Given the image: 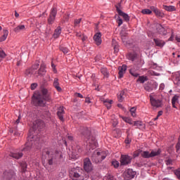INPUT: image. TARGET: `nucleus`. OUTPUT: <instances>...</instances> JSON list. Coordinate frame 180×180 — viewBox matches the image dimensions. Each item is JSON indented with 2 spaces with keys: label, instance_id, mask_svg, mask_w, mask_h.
Listing matches in <instances>:
<instances>
[{
  "label": "nucleus",
  "instance_id": "nucleus-1",
  "mask_svg": "<svg viewBox=\"0 0 180 180\" xmlns=\"http://www.w3.org/2000/svg\"><path fill=\"white\" fill-rule=\"evenodd\" d=\"M41 94H35L32 96V104L34 106H39L44 108L47 102H53L51 98V93L44 87H41L40 90Z\"/></svg>",
  "mask_w": 180,
  "mask_h": 180
},
{
  "label": "nucleus",
  "instance_id": "nucleus-2",
  "mask_svg": "<svg viewBox=\"0 0 180 180\" xmlns=\"http://www.w3.org/2000/svg\"><path fill=\"white\" fill-rule=\"evenodd\" d=\"M79 131L81 134L84 136L86 141V148L90 151L91 150H95L96 147H98V142H96V139L94 136H91V130H89L86 127H80Z\"/></svg>",
  "mask_w": 180,
  "mask_h": 180
},
{
  "label": "nucleus",
  "instance_id": "nucleus-3",
  "mask_svg": "<svg viewBox=\"0 0 180 180\" xmlns=\"http://www.w3.org/2000/svg\"><path fill=\"white\" fill-rule=\"evenodd\" d=\"M106 157H108V153L106 152L94 150L91 157V160L92 162H94V164H101V162H102V161L105 160Z\"/></svg>",
  "mask_w": 180,
  "mask_h": 180
},
{
  "label": "nucleus",
  "instance_id": "nucleus-4",
  "mask_svg": "<svg viewBox=\"0 0 180 180\" xmlns=\"http://www.w3.org/2000/svg\"><path fill=\"white\" fill-rule=\"evenodd\" d=\"M57 154H58V151H56L55 153H52L50 149L44 148L42 150V158L43 160H46L47 157H49L48 164L49 165H53V160H56L57 158Z\"/></svg>",
  "mask_w": 180,
  "mask_h": 180
},
{
  "label": "nucleus",
  "instance_id": "nucleus-5",
  "mask_svg": "<svg viewBox=\"0 0 180 180\" xmlns=\"http://www.w3.org/2000/svg\"><path fill=\"white\" fill-rule=\"evenodd\" d=\"M151 105L153 108H161L162 106V100L161 96L155 94H151L149 96Z\"/></svg>",
  "mask_w": 180,
  "mask_h": 180
},
{
  "label": "nucleus",
  "instance_id": "nucleus-6",
  "mask_svg": "<svg viewBox=\"0 0 180 180\" xmlns=\"http://www.w3.org/2000/svg\"><path fill=\"white\" fill-rule=\"evenodd\" d=\"M69 175L72 180H84V176H82V173L79 170L73 169L70 172Z\"/></svg>",
  "mask_w": 180,
  "mask_h": 180
},
{
  "label": "nucleus",
  "instance_id": "nucleus-7",
  "mask_svg": "<svg viewBox=\"0 0 180 180\" xmlns=\"http://www.w3.org/2000/svg\"><path fill=\"white\" fill-rule=\"evenodd\" d=\"M115 8L118 15L122 16L125 22H129L130 16L120 9L122 8V3H118L117 5H115Z\"/></svg>",
  "mask_w": 180,
  "mask_h": 180
},
{
  "label": "nucleus",
  "instance_id": "nucleus-8",
  "mask_svg": "<svg viewBox=\"0 0 180 180\" xmlns=\"http://www.w3.org/2000/svg\"><path fill=\"white\" fill-rule=\"evenodd\" d=\"M56 16H57V9L56 8H53L51 10L49 16L48 18L49 25H53V23H54V20H56Z\"/></svg>",
  "mask_w": 180,
  "mask_h": 180
},
{
  "label": "nucleus",
  "instance_id": "nucleus-9",
  "mask_svg": "<svg viewBox=\"0 0 180 180\" xmlns=\"http://www.w3.org/2000/svg\"><path fill=\"white\" fill-rule=\"evenodd\" d=\"M136 172L133 171L131 169H128L124 172V179L130 180L133 179L136 176Z\"/></svg>",
  "mask_w": 180,
  "mask_h": 180
},
{
  "label": "nucleus",
  "instance_id": "nucleus-10",
  "mask_svg": "<svg viewBox=\"0 0 180 180\" xmlns=\"http://www.w3.org/2000/svg\"><path fill=\"white\" fill-rule=\"evenodd\" d=\"M131 157L128 155H122L120 158V165H129L131 163Z\"/></svg>",
  "mask_w": 180,
  "mask_h": 180
},
{
  "label": "nucleus",
  "instance_id": "nucleus-11",
  "mask_svg": "<svg viewBox=\"0 0 180 180\" xmlns=\"http://www.w3.org/2000/svg\"><path fill=\"white\" fill-rule=\"evenodd\" d=\"M15 176H16V174H15V172L13 170H6L4 172V178L6 180L15 179Z\"/></svg>",
  "mask_w": 180,
  "mask_h": 180
},
{
  "label": "nucleus",
  "instance_id": "nucleus-12",
  "mask_svg": "<svg viewBox=\"0 0 180 180\" xmlns=\"http://www.w3.org/2000/svg\"><path fill=\"white\" fill-rule=\"evenodd\" d=\"M44 122L41 120H37L33 124L32 129L34 130H41L44 127Z\"/></svg>",
  "mask_w": 180,
  "mask_h": 180
},
{
  "label": "nucleus",
  "instance_id": "nucleus-13",
  "mask_svg": "<svg viewBox=\"0 0 180 180\" xmlns=\"http://www.w3.org/2000/svg\"><path fill=\"white\" fill-rule=\"evenodd\" d=\"M84 169L86 171V172H91L92 170V162H91V160H89V158L84 159Z\"/></svg>",
  "mask_w": 180,
  "mask_h": 180
},
{
  "label": "nucleus",
  "instance_id": "nucleus-14",
  "mask_svg": "<svg viewBox=\"0 0 180 180\" xmlns=\"http://www.w3.org/2000/svg\"><path fill=\"white\" fill-rule=\"evenodd\" d=\"M156 30L158 33H159V34H162V36H167V33H168L167 29L164 27L161 24L156 25Z\"/></svg>",
  "mask_w": 180,
  "mask_h": 180
},
{
  "label": "nucleus",
  "instance_id": "nucleus-15",
  "mask_svg": "<svg viewBox=\"0 0 180 180\" xmlns=\"http://www.w3.org/2000/svg\"><path fill=\"white\" fill-rule=\"evenodd\" d=\"M94 40L96 46H101L102 44V34L101 32H97L94 36Z\"/></svg>",
  "mask_w": 180,
  "mask_h": 180
},
{
  "label": "nucleus",
  "instance_id": "nucleus-16",
  "mask_svg": "<svg viewBox=\"0 0 180 180\" xmlns=\"http://www.w3.org/2000/svg\"><path fill=\"white\" fill-rule=\"evenodd\" d=\"M150 9L153 12H154L155 16H157V18H164V16H165V14L160 11V9L154 7V6H151Z\"/></svg>",
  "mask_w": 180,
  "mask_h": 180
},
{
  "label": "nucleus",
  "instance_id": "nucleus-17",
  "mask_svg": "<svg viewBox=\"0 0 180 180\" xmlns=\"http://www.w3.org/2000/svg\"><path fill=\"white\" fill-rule=\"evenodd\" d=\"M153 41L155 42V44L157 47H160V49H162L164 46H165V41L162 39H160L158 38H154Z\"/></svg>",
  "mask_w": 180,
  "mask_h": 180
},
{
  "label": "nucleus",
  "instance_id": "nucleus-18",
  "mask_svg": "<svg viewBox=\"0 0 180 180\" xmlns=\"http://www.w3.org/2000/svg\"><path fill=\"white\" fill-rule=\"evenodd\" d=\"M119 70V78H123V75L126 74L127 70V66L126 65H122V66L118 68Z\"/></svg>",
  "mask_w": 180,
  "mask_h": 180
},
{
  "label": "nucleus",
  "instance_id": "nucleus-19",
  "mask_svg": "<svg viewBox=\"0 0 180 180\" xmlns=\"http://www.w3.org/2000/svg\"><path fill=\"white\" fill-rule=\"evenodd\" d=\"M65 113V112L64 111V107H60L57 112V115L58 117V119H60L61 122H64V114Z\"/></svg>",
  "mask_w": 180,
  "mask_h": 180
},
{
  "label": "nucleus",
  "instance_id": "nucleus-20",
  "mask_svg": "<svg viewBox=\"0 0 180 180\" xmlns=\"http://www.w3.org/2000/svg\"><path fill=\"white\" fill-rule=\"evenodd\" d=\"M46 65L44 63L41 64L40 68L38 70V75H40L41 77H43V75H46Z\"/></svg>",
  "mask_w": 180,
  "mask_h": 180
},
{
  "label": "nucleus",
  "instance_id": "nucleus-21",
  "mask_svg": "<svg viewBox=\"0 0 180 180\" xmlns=\"http://www.w3.org/2000/svg\"><path fill=\"white\" fill-rule=\"evenodd\" d=\"M154 88H155L154 84L150 83H146L144 84V89L145 91H147V92H153V91H154Z\"/></svg>",
  "mask_w": 180,
  "mask_h": 180
},
{
  "label": "nucleus",
  "instance_id": "nucleus-22",
  "mask_svg": "<svg viewBox=\"0 0 180 180\" xmlns=\"http://www.w3.org/2000/svg\"><path fill=\"white\" fill-rule=\"evenodd\" d=\"M10 157L15 158V160H19L23 157V153H11L9 154Z\"/></svg>",
  "mask_w": 180,
  "mask_h": 180
},
{
  "label": "nucleus",
  "instance_id": "nucleus-23",
  "mask_svg": "<svg viewBox=\"0 0 180 180\" xmlns=\"http://www.w3.org/2000/svg\"><path fill=\"white\" fill-rule=\"evenodd\" d=\"M161 154V149H155L152 150L150 152V158H153L154 157H158Z\"/></svg>",
  "mask_w": 180,
  "mask_h": 180
},
{
  "label": "nucleus",
  "instance_id": "nucleus-24",
  "mask_svg": "<svg viewBox=\"0 0 180 180\" xmlns=\"http://www.w3.org/2000/svg\"><path fill=\"white\" fill-rule=\"evenodd\" d=\"M25 30H26V27L23 25H21L14 28L13 32H15V33H20V32H23Z\"/></svg>",
  "mask_w": 180,
  "mask_h": 180
},
{
  "label": "nucleus",
  "instance_id": "nucleus-25",
  "mask_svg": "<svg viewBox=\"0 0 180 180\" xmlns=\"http://www.w3.org/2000/svg\"><path fill=\"white\" fill-rule=\"evenodd\" d=\"M53 86L56 88V89L58 92H61V91H63V89H62L61 87L60 86V83L58 82V78H55V79H54Z\"/></svg>",
  "mask_w": 180,
  "mask_h": 180
},
{
  "label": "nucleus",
  "instance_id": "nucleus-26",
  "mask_svg": "<svg viewBox=\"0 0 180 180\" xmlns=\"http://www.w3.org/2000/svg\"><path fill=\"white\" fill-rule=\"evenodd\" d=\"M3 35L0 37V41H5L6 39L8 38V34H9V32L8 30H3Z\"/></svg>",
  "mask_w": 180,
  "mask_h": 180
},
{
  "label": "nucleus",
  "instance_id": "nucleus-27",
  "mask_svg": "<svg viewBox=\"0 0 180 180\" xmlns=\"http://www.w3.org/2000/svg\"><path fill=\"white\" fill-rule=\"evenodd\" d=\"M105 106H106L107 109H110V108H112V103H113V101L110 100L109 99H103L102 100Z\"/></svg>",
  "mask_w": 180,
  "mask_h": 180
},
{
  "label": "nucleus",
  "instance_id": "nucleus-28",
  "mask_svg": "<svg viewBox=\"0 0 180 180\" xmlns=\"http://www.w3.org/2000/svg\"><path fill=\"white\" fill-rule=\"evenodd\" d=\"M163 9H165V11H167V12H174L176 11V8H175V6H174L163 5Z\"/></svg>",
  "mask_w": 180,
  "mask_h": 180
},
{
  "label": "nucleus",
  "instance_id": "nucleus-29",
  "mask_svg": "<svg viewBox=\"0 0 180 180\" xmlns=\"http://www.w3.org/2000/svg\"><path fill=\"white\" fill-rule=\"evenodd\" d=\"M112 46L114 49L115 53H119V44H117V41H116V40L112 39Z\"/></svg>",
  "mask_w": 180,
  "mask_h": 180
},
{
  "label": "nucleus",
  "instance_id": "nucleus-30",
  "mask_svg": "<svg viewBox=\"0 0 180 180\" xmlns=\"http://www.w3.org/2000/svg\"><path fill=\"white\" fill-rule=\"evenodd\" d=\"M60 34H61V27H58L55 30V32L53 34L54 39H58V37H59Z\"/></svg>",
  "mask_w": 180,
  "mask_h": 180
},
{
  "label": "nucleus",
  "instance_id": "nucleus-31",
  "mask_svg": "<svg viewBox=\"0 0 180 180\" xmlns=\"http://www.w3.org/2000/svg\"><path fill=\"white\" fill-rule=\"evenodd\" d=\"M179 98V96H174L173 98H172V108H174V109H176V105H175V104L176 103V102H178V99Z\"/></svg>",
  "mask_w": 180,
  "mask_h": 180
},
{
  "label": "nucleus",
  "instance_id": "nucleus-32",
  "mask_svg": "<svg viewBox=\"0 0 180 180\" xmlns=\"http://www.w3.org/2000/svg\"><path fill=\"white\" fill-rule=\"evenodd\" d=\"M44 117H45V119H51V112L49 110H44L42 113Z\"/></svg>",
  "mask_w": 180,
  "mask_h": 180
},
{
  "label": "nucleus",
  "instance_id": "nucleus-33",
  "mask_svg": "<svg viewBox=\"0 0 180 180\" xmlns=\"http://www.w3.org/2000/svg\"><path fill=\"white\" fill-rule=\"evenodd\" d=\"M141 157L143 158H151V155H150V153L147 150H146V151L142 150Z\"/></svg>",
  "mask_w": 180,
  "mask_h": 180
},
{
  "label": "nucleus",
  "instance_id": "nucleus-34",
  "mask_svg": "<svg viewBox=\"0 0 180 180\" xmlns=\"http://www.w3.org/2000/svg\"><path fill=\"white\" fill-rule=\"evenodd\" d=\"M33 69L30 68L25 70V75L26 77H32V74H33Z\"/></svg>",
  "mask_w": 180,
  "mask_h": 180
},
{
  "label": "nucleus",
  "instance_id": "nucleus-35",
  "mask_svg": "<svg viewBox=\"0 0 180 180\" xmlns=\"http://www.w3.org/2000/svg\"><path fill=\"white\" fill-rule=\"evenodd\" d=\"M101 72L104 75V77H109V72H108V69L106 68H103L101 69Z\"/></svg>",
  "mask_w": 180,
  "mask_h": 180
},
{
  "label": "nucleus",
  "instance_id": "nucleus-36",
  "mask_svg": "<svg viewBox=\"0 0 180 180\" xmlns=\"http://www.w3.org/2000/svg\"><path fill=\"white\" fill-rule=\"evenodd\" d=\"M32 149V146H30V143L29 142H27L25 143V147H24L22 149V151H29Z\"/></svg>",
  "mask_w": 180,
  "mask_h": 180
},
{
  "label": "nucleus",
  "instance_id": "nucleus-37",
  "mask_svg": "<svg viewBox=\"0 0 180 180\" xmlns=\"http://www.w3.org/2000/svg\"><path fill=\"white\" fill-rule=\"evenodd\" d=\"M141 13H143V15H151L153 11L148 8H145L141 11Z\"/></svg>",
  "mask_w": 180,
  "mask_h": 180
},
{
  "label": "nucleus",
  "instance_id": "nucleus-38",
  "mask_svg": "<svg viewBox=\"0 0 180 180\" xmlns=\"http://www.w3.org/2000/svg\"><path fill=\"white\" fill-rule=\"evenodd\" d=\"M59 50H60V51H63V54H68V51H70L68 50V48L64 47V46H60V47H59Z\"/></svg>",
  "mask_w": 180,
  "mask_h": 180
},
{
  "label": "nucleus",
  "instance_id": "nucleus-39",
  "mask_svg": "<svg viewBox=\"0 0 180 180\" xmlns=\"http://www.w3.org/2000/svg\"><path fill=\"white\" fill-rule=\"evenodd\" d=\"M137 81L141 82V84H144V82H146V81H147V77H144V76H141L138 78Z\"/></svg>",
  "mask_w": 180,
  "mask_h": 180
},
{
  "label": "nucleus",
  "instance_id": "nucleus-40",
  "mask_svg": "<svg viewBox=\"0 0 180 180\" xmlns=\"http://www.w3.org/2000/svg\"><path fill=\"white\" fill-rule=\"evenodd\" d=\"M122 120H123L124 122H125L126 123H129V124H133V120H131V119H130V118H129V117H122Z\"/></svg>",
  "mask_w": 180,
  "mask_h": 180
},
{
  "label": "nucleus",
  "instance_id": "nucleus-41",
  "mask_svg": "<svg viewBox=\"0 0 180 180\" xmlns=\"http://www.w3.org/2000/svg\"><path fill=\"white\" fill-rule=\"evenodd\" d=\"M129 58L131 60V61H134L136 60V58H137V54L136 53H130L129 55Z\"/></svg>",
  "mask_w": 180,
  "mask_h": 180
},
{
  "label": "nucleus",
  "instance_id": "nucleus-42",
  "mask_svg": "<svg viewBox=\"0 0 180 180\" xmlns=\"http://www.w3.org/2000/svg\"><path fill=\"white\" fill-rule=\"evenodd\" d=\"M70 158L72 160H77L78 158V153H77V152L72 151V153L70 154Z\"/></svg>",
  "mask_w": 180,
  "mask_h": 180
},
{
  "label": "nucleus",
  "instance_id": "nucleus-43",
  "mask_svg": "<svg viewBox=\"0 0 180 180\" xmlns=\"http://www.w3.org/2000/svg\"><path fill=\"white\" fill-rule=\"evenodd\" d=\"M123 95H124V91H122L118 96V101L119 102H123Z\"/></svg>",
  "mask_w": 180,
  "mask_h": 180
},
{
  "label": "nucleus",
  "instance_id": "nucleus-44",
  "mask_svg": "<svg viewBox=\"0 0 180 180\" xmlns=\"http://www.w3.org/2000/svg\"><path fill=\"white\" fill-rule=\"evenodd\" d=\"M141 153H142L141 150H139L135 151L134 153V155H133L134 158H136L139 157V155H140L141 156Z\"/></svg>",
  "mask_w": 180,
  "mask_h": 180
},
{
  "label": "nucleus",
  "instance_id": "nucleus-45",
  "mask_svg": "<svg viewBox=\"0 0 180 180\" xmlns=\"http://www.w3.org/2000/svg\"><path fill=\"white\" fill-rule=\"evenodd\" d=\"M136 108L135 107H133L130 109V112L133 117H136Z\"/></svg>",
  "mask_w": 180,
  "mask_h": 180
},
{
  "label": "nucleus",
  "instance_id": "nucleus-46",
  "mask_svg": "<svg viewBox=\"0 0 180 180\" xmlns=\"http://www.w3.org/2000/svg\"><path fill=\"white\" fill-rule=\"evenodd\" d=\"M112 165L114 167V168H119V165H120V163L117 160H113L112 162Z\"/></svg>",
  "mask_w": 180,
  "mask_h": 180
},
{
  "label": "nucleus",
  "instance_id": "nucleus-47",
  "mask_svg": "<svg viewBox=\"0 0 180 180\" xmlns=\"http://www.w3.org/2000/svg\"><path fill=\"white\" fill-rule=\"evenodd\" d=\"M6 57V53H5V51L0 48V58H5Z\"/></svg>",
  "mask_w": 180,
  "mask_h": 180
},
{
  "label": "nucleus",
  "instance_id": "nucleus-48",
  "mask_svg": "<svg viewBox=\"0 0 180 180\" xmlns=\"http://www.w3.org/2000/svg\"><path fill=\"white\" fill-rule=\"evenodd\" d=\"M134 126H137V127H141V126H143V122L141 121H134Z\"/></svg>",
  "mask_w": 180,
  "mask_h": 180
},
{
  "label": "nucleus",
  "instance_id": "nucleus-49",
  "mask_svg": "<svg viewBox=\"0 0 180 180\" xmlns=\"http://www.w3.org/2000/svg\"><path fill=\"white\" fill-rule=\"evenodd\" d=\"M129 74H131V75H132V77H135V78H137V77H139V73L134 72V70H129Z\"/></svg>",
  "mask_w": 180,
  "mask_h": 180
},
{
  "label": "nucleus",
  "instance_id": "nucleus-50",
  "mask_svg": "<svg viewBox=\"0 0 180 180\" xmlns=\"http://www.w3.org/2000/svg\"><path fill=\"white\" fill-rule=\"evenodd\" d=\"M117 22L118 23L119 27H120V26H122V25H123V20H122V18H120V17L119 15H117Z\"/></svg>",
  "mask_w": 180,
  "mask_h": 180
},
{
  "label": "nucleus",
  "instance_id": "nucleus-51",
  "mask_svg": "<svg viewBox=\"0 0 180 180\" xmlns=\"http://www.w3.org/2000/svg\"><path fill=\"white\" fill-rule=\"evenodd\" d=\"M39 65H40V64H39V63H36L30 68H32V71L34 72V70H37V68H39Z\"/></svg>",
  "mask_w": 180,
  "mask_h": 180
},
{
  "label": "nucleus",
  "instance_id": "nucleus-52",
  "mask_svg": "<svg viewBox=\"0 0 180 180\" xmlns=\"http://www.w3.org/2000/svg\"><path fill=\"white\" fill-rule=\"evenodd\" d=\"M174 174L178 179H180V167L174 171Z\"/></svg>",
  "mask_w": 180,
  "mask_h": 180
},
{
  "label": "nucleus",
  "instance_id": "nucleus-53",
  "mask_svg": "<svg viewBox=\"0 0 180 180\" xmlns=\"http://www.w3.org/2000/svg\"><path fill=\"white\" fill-rule=\"evenodd\" d=\"M26 169H27V166L24 163L21 165V171L22 172H26Z\"/></svg>",
  "mask_w": 180,
  "mask_h": 180
},
{
  "label": "nucleus",
  "instance_id": "nucleus-54",
  "mask_svg": "<svg viewBox=\"0 0 180 180\" xmlns=\"http://www.w3.org/2000/svg\"><path fill=\"white\" fill-rule=\"evenodd\" d=\"M114 133H116V134H117V137H120V136H122V131L119 129H114Z\"/></svg>",
  "mask_w": 180,
  "mask_h": 180
},
{
  "label": "nucleus",
  "instance_id": "nucleus-55",
  "mask_svg": "<svg viewBox=\"0 0 180 180\" xmlns=\"http://www.w3.org/2000/svg\"><path fill=\"white\" fill-rule=\"evenodd\" d=\"M36 88H37V83H32L31 84L32 91H34V89H36Z\"/></svg>",
  "mask_w": 180,
  "mask_h": 180
},
{
  "label": "nucleus",
  "instance_id": "nucleus-56",
  "mask_svg": "<svg viewBox=\"0 0 180 180\" xmlns=\"http://www.w3.org/2000/svg\"><path fill=\"white\" fill-rule=\"evenodd\" d=\"M81 20H82V18L75 20V26H77V25H79L81 23Z\"/></svg>",
  "mask_w": 180,
  "mask_h": 180
},
{
  "label": "nucleus",
  "instance_id": "nucleus-57",
  "mask_svg": "<svg viewBox=\"0 0 180 180\" xmlns=\"http://www.w3.org/2000/svg\"><path fill=\"white\" fill-rule=\"evenodd\" d=\"M166 165H172V160L168 159L167 160H166Z\"/></svg>",
  "mask_w": 180,
  "mask_h": 180
},
{
  "label": "nucleus",
  "instance_id": "nucleus-58",
  "mask_svg": "<svg viewBox=\"0 0 180 180\" xmlns=\"http://www.w3.org/2000/svg\"><path fill=\"white\" fill-rule=\"evenodd\" d=\"M75 96H77V98H84V96H82V94H81L80 93H75Z\"/></svg>",
  "mask_w": 180,
  "mask_h": 180
},
{
  "label": "nucleus",
  "instance_id": "nucleus-59",
  "mask_svg": "<svg viewBox=\"0 0 180 180\" xmlns=\"http://www.w3.org/2000/svg\"><path fill=\"white\" fill-rule=\"evenodd\" d=\"M22 118V117L20 116V115L18 116L17 120L15 121L16 124H19V123H20V119Z\"/></svg>",
  "mask_w": 180,
  "mask_h": 180
},
{
  "label": "nucleus",
  "instance_id": "nucleus-60",
  "mask_svg": "<svg viewBox=\"0 0 180 180\" xmlns=\"http://www.w3.org/2000/svg\"><path fill=\"white\" fill-rule=\"evenodd\" d=\"M176 151H179L180 150V143H177L176 145Z\"/></svg>",
  "mask_w": 180,
  "mask_h": 180
},
{
  "label": "nucleus",
  "instance_id": "nucleus-61",
  "mask_svg": "<svg viewBox=\"0 0 180 180\" xmlns=\"http://www.w3.org/2000/svg\"><path fill=\"white\" fill-rule=\"evenodd\" d=\"M152 75H155V77H160V73H158L156 72H152Z\"/></svg>",
  "mask_w": 180,
  "mask_h": 180
},
{
  "label": "nucleus",
  "instance_id": "nucleus-62",
  "mask_svg": "<svg viewBox=\"0 0 180 180\" xmlns=\"http://www.w3.org/2000/svg\"><path fill=\"white\" fill-rule=\"evenodd\" d=\"M86 39H88V37H86V36L82 35V41H85V40H86Z\"/></svg>",
  "mask_w": 180,
  "mask_h": 180
},
{
  "label": "nucleus",
  "instance_id": "nucleus-63",
  "mask_svg": "<svg viewBox=\"0 0 180 180\" xmlns=\"http://www.w3.org/2000/svg\"><path fill=\"white\" fill-rule=\"evenodd\" d=\"M85 102L86 103H91V100L89 99V98H86Z\"/></svg>",
  "mask_w": 180,
  "mask_h": 180
},
{
  "label": "nucleus",
  "instance_id": "nucleus-64",
  "mask_svg": "<svg viewBox=\"0 0 180 180\" xmlns=\"http://www.w3.org/2000/svg\"><path fill=\"white\" fill-rule=\"evenodd\" d=\"M160 116H162V111H159L158 113V117H160Z\"/></svg>",
  "mask_w": 180,
  "mask_h": 180
}]
</instances>
